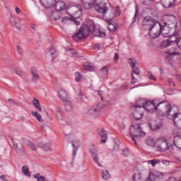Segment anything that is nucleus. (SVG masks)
I'll list each match as a JSON object with an SVG mask.
<instances>
[{
  "label": "nucleus",
  "instance_id": "obj_30",
  "mask_svg": "<svg viewBox=\"0 0 181 181\" xmlns=\"http://www.w3.org/2000/svg\"><path fill=\"white\" fill-rule=\"evenodd\" d=\"M162 5L165 8H170L173 6V4H172V0H160Z\"/></svg>",
  "mask_w": 181,
  "mask_h": 181
},
{
  "label": "nucleus",
  "instance_id": "obj_39",
  "mask_svg": "<svg viewBox=\"0 0 181 181\" xmlns=\"http://www.w3.org/2000/svg\"><path fill=\"white\" fill-rule=\"evenodd\" d=\"M132 71L131 73V76H134V74H136V76H141V71L139 70V68L134 66V68H132Z\"/></svg>",
  "mask_w": 181,
  "mask_h": 181
},
{
  "label": "nucleus",
  "instance_id": "obj_8",
  "mask_svg": "<svg viewBox=\"0 0 181 181\" xmlns=\"http://www.w3.org/2000/svg\"><path fill=\"white\" fill-rule=\"evenodd\" d=\"M21 21H22V19H21V18H19L18 16H11L9 18L10 25H11V26H13V28H16V29H17V30H22V28H21V23H19Z\"/></svg>",
  "mask_w": 181,
  "mask_h": 181
},
{
  "label": "nucleus",
  "instance_id": "obj_7",
  "mask_svg": "<svg viewBox=\"0 0 181 181\" xmlns=\"http://www.w3.org/2000/svg\"><path fill=\"white\" fill-rule=\"evenodd\" d=\"M121 15V11H119V8H107L106 13H105V16L107 18V22H111L112 19H114L116 16H119Z\"/></svg>",
  "mask_w": 181,
  "mask_h": 181
},
{
  "label": "nucleus",
  "instance_id": "obj_61",
  "mask_svg": "<svg viewBox=\"0 0 181 181\" xmlns=\"http://www.w3.org/2000/svg\"><path fill=\"white\" fill-rule=\"evenodd\" d=\"M97 94L98 95H99V97H100L101 100H103V94H104L103 90H98Z\"/></svg>",
  "mask_w": 181,
  "mask_h": 181
},
{
  "label": "nucleus",
  "instance_id": "obj_47",
  "mask_svg": "<svg viewBox=\"0 0 181 181\" xmlns=\"http://www.w3.org/2000/svg\"><path fill=\"white\" fill-rule=\"evenodd\" d=\"M16 50H17V53H18V54H23V48H22V47L21 45L16 46Z\"/></svg>",
  "mask_w": 181,
  "mask_h": 181
},
{
  "label": "nucleus",
  "instance_id": "obj_3",
  "mask_svg": "<svg viewBox=\"0 0 181 181\" xmlns=\"http://www.w3.org/2000/svg\"><path fill=\"white\" fill-rule=\"evenodd\" d=\"M156 111H163V112H166L168 118H170V116L173 113L172 111V106H170V104L167 100L156 103Z\"/></svg>",
  "mask_w": 181,
  "mask_h": 181
},
{
  "label": "nucleus",
  "instance_id": "obj_41",
  "mask_svg": "<svg viewBox=\"0 0 181 181\" xmlns=\"http://www.w3.org/2000/svg\"><path fill=\"white\" fill-rule=\"evenodd\" d=\"M148 165H152V166H156L158 163H160V160L158 159L150 160L148 161Z\"/></svg>",
  "mask_w": 181,
  "mask_h": 181
},
{
  "label": "nucleus",
  "instance_id": "obj_58",
  "mask_svg": "<svg viewBox=\"0 0 181 181\" xmlns=\"http://www.w3.org/2000/svg\"><path fill=\"white\" fill-rule=\"evenodd\" d=\"M15 12H16V13H17V15H21V13H22V10H21V8H19V7H16Z\"/></svg>",
  "mask_w": 181,
  "mask_h": 181
},
{
  "label": "nucleus",
  "instance_id": "obj_12",
  "mask_svg": "<svg viewBox=\"0 0 181 181\" xmlns=\"http://www.w3.org/2000/svg\"><path fill=\"white\" fill-rule=\"evenodd\" d=\"M175 37V40H164L161 42L160 46L162 47L166 48V47H169V46H170V45L172 43H174L175 42H176V40H177V39H179V37H177V33L175 32L172 35H171V38Z\"/></svg>",
  "mask_w": 181,
  "mask_h": 181
},
{
  "label": "nucleus",
  "instance_id": "obj_32",
  "mask_svg": "<svg viewBox=\"0 0 181 181\" xmlns=\"http://www.w3.org/2000/svg\"><path fill=\"white\" fill-rule=\"evenodd\" d=\"M22 172L24 176H27V177H30V172H29V168L26 165H23L22 167Z\"/></svg>",
  "mask_w": 181,
  "mask_h": 181
},
{
  "label": "nucleus",
  "instance_id": "obj_35",
  "mask_svg": "<svg viewBox=\"0 0 181 181\" xmlns=\"http://www.w3.org/2000/svg\"><path fill=\"white\" fill-rule=\"evenodd\" d=\"M107 29H109V30H110V32H115V30H117V29H118V25H117L116 23H109Z\"/></svg>",
  "mask_w": 181,
  "mask_h": 181
},
{
  "label": "nucleus",
  "instance_id": "obj_59",
  "mask_svg": "<svg viewBox=\"0 0 181 181\" xmlns=\"http://www.w3.org/2000/svg\"><path fill=\"white\" fill-rule=\"evenodd\" d=\"M85 68L88 71H93V66L90 65H85Z\"/></svg>",
  "mask_w": 181,
  "mask_h": 181
},
{
  "label": "nucleus",
  "instance_id": "obj_63",
  "mask_svg": "<svg viewBox=\"0 0 181 181\" xmlns=\"http://www.w3.org/2000/svg\"><path fill=\"white\" fill-rule=\"evenodd\" d=\"M57 117L58 119H63V117H62L60 112H57Z\"/></svg>",
  "mask_w": 181,
  "mask_h": 181
},
{
  "label": "nucleus",
  "instance_id": "obj_33",
  "mask_svg": "<svg viewBox=\"0 0 181 181\" xmlns=\"http://www.w3.org/2000/svg\"><path fill=\"white\" fill-rule=\"evenodd\" d=\"M100 74L102 77H103V78H107L108 76V68L107 66H104L103 68H102L100 71Z\"/></svg>",
  "mask_w": 181,
  "mask_h": 181
},
{
  "label": "nucleus",
  "instance_id": "obj_22",
  "mask_svg": "<svg viewBox=\"0 0 181 181\" xmlns=\"http://www.w3.org/2000/svg\"><path fill=\"white\" fill-rule=\"evenodd\" d=\"M64 104L65 105V110L67 111V112H70V111L73 110V103H71V98L64 101Z\"/></svg>",
  "mask_w": 181,
  "mask_h": 181
},
{
  "label": "nucleus",
  "instance_id": "obj_38",
  "mask_svg": "<svg viewBox=\"0 0 181 181\" xmlns=\"http://www.w3.org/2000/svg\"><path fill=\"white\" fill-rule=\"evenodd\" d=\"M31 115L33 117H35L37 119V121H39V122H42V115L39 114L37 112H31Z\"/></svg>",
  "mask_w": 181,
  "mask_h": 181
},
{
  "label": "nucleus",
  "instance_id": "obj_48",
  "mask_svg": "<svg viewBox=\"0 0 181 181\" xmlns=\"http://www.w3.org/2000/svg\"><path fill=\"white\" fill-rule=\"evenodd\" d=\"M165 54H168V56H175V54H177V52H176L175 51H170L169 49H167L165 51Z\"/></svg>",
  "mask_w": 181,
  "mask_h": 181
},
{
  "label": "nucleus",
  "instance_id": "obj_37",
  "mask_svg": "<svg viewBox=\"0 0 181 181\" xmlns=\"http://www.w3.org/2000/svg\"><path fill=\"white\" fill-rule=\"evenodd\" d=\"M33 177H34V179H37V181H46V177L43 175H40V173L33 175Z\"/></svg>",
  "mask_w": 181,
  "mask_h": 181
},
{
  "label": "nucleus",
  "instance_id": "obj_13",
  "mask_svg": "<svg viewBox=\"0 0 181 181\" xmlns=\"http://www.w3.org/2000/svg\"><path fill=\"white\" fill-rule=\"evenodd\" d=\"M170 118H173L175 127H177L178 129H181V113L173 112Z\"/></svg>",
  "mask_w": 181,
  "mask_h": 181
},
{
  "label": "nucleus",
  "instance_id": "obj_5",
  "mask_svg": "<svg viewBox=\"0 0 181 181\" xmlns=\"http://www.w3.org/2000/svg\"><path fill=\"white\" fill-rule=\"evenodd\" d=\"M91 33V29L87 25H83L77 33L73 36L74 40H81Z\"/></svg>",
  "mask_w": 181,
  "mask_h": 181
},
{
  "label": "nucleus",
  "instance_id": "obj_28",
  "mask_svg": "<svg viewBox=\"0 0 181 181\" xmlns=\"http://www.w3.org/2000/svg\"><path fill=\"white\" fill-rule=\"evenodd\" d=\"M93 0H81V2L86 9H91L93 7Z\"/></svg>",
  "mask_w": 181,
  "mask_h": 181
},
{
  "label": "nucleus",
  "instance_id": "obj_26",
  "mask_svg": "<svg viewBox=\"0 0 181 181\" xmlns=\"http://www.w3.org/2000/svg\"><path fill=\"white\" fill-rule=\"evenodd\" d=\"M173 145L178 148V149H181V136L177 135L175 136L173 140Z\"/></svg>",
  "mask_w": 181,
  "mask_h": 181
},
{
  "label": "nucleus",
  "instance_id": "obj_43",
  "mask_svg": "<svg viewBox=\"0 0 181 181\" xmlns=\"http://www.w3.org/2000/svg\"><path fill=\"white\" fill-rule=\"evenodd\" d=\"M129 64H130L132 69H134V67H136V61H135V59H134L133 58H130L129 59Z\"/></svg>",
  "mask_w": 181,
  "mask_h": 181
},
{
  "label": "nucleus",
  "instance_id": "obj_2",
  "mask_svg": "<svg viewBox=\"0 0 181 181\" xmlns=\"http://www.w3.org/2000/svg\"><path fill=\"white\" fill-rule=\"evenodd\" d=\"M130 135L132 141H133L135 145L139 144L140 138L145 136V132L142 131V128L139 124H133L130 128Z\"/></svg>",
  "mask_w": 181,
  "mask_h": 181
},
{
  "label": "nucleus",
  "instance_id": "obj_6",
  "mask_svg": "<svg viewBox=\"0 0 181 181\" xmlns=\"http://www.w3.org/2000/svg\"><path fill=\"white\" fill-rule=\"evenodd\" d=\"M105 109V105H104L103 103H100L98 105L93 106L90 109L88 110V114L89 115H93V117H99Z\"/></svg>",
  "mask_w": 181,
  "mask_h": 181
},
{
  "label": "nucleus",
  "instance_id": "obj_9",
  "mask_svg": "<svg viewBox=\"0 0 181 181\" xmlns=\"http://www.w3.org/2000/svg\"><path fill=\"white\" fill-rule=\"evenodd\" d=\"M68 12L71 16H73V18H78V16L77 15H80L81 13V6H72L68 8Z\"/></svg>",
  "mask_w": 181,
  "mask_h": 181
},
{
  "label": "nucleus",
  "instance_id": "obj_34",
  "mask_svg": "<svg viewBox=\"0 0 181 181\" xmlns=\"http://www.w3.org/2000/svg\"><path fill=\"white\" fill-rule=\"evenodd\" d=\"M33 104L34 107H35L36 110H38V111L42 112V107H40V104L39 103V100L36 98H34L33 100Z\"/></svg>",
  "mask_w": 181,
  "mask_h": 181
},
{
  "label": "nucleus",
  "instance_id": "obj_11",
  "mask_svg": "<svg viewBox=\"0 0 181 181\" xmlns=\"http://www.w3.org/2000/svg\"><path fill=\"white\" fill-rule=\"evenodd\" d=\"M158 142H159L160 144L163 143L161 145L157 147L158 151H160V152H163L169 149V146L168 145V139H166L165 137H160L158 139Z\"/></svg>",
  "mask_w": 181,
  "mask_h": 181
},
{
  "label": "nucleus",
  "instance_id": "obj_10",
  "mask_svg": "<svg viewBox=\"0 0 181 181\" xmlns=\"http://www.w3.org/2000/svg\"><path fill=\"white\" fill-rule=\"evenodd\" d=\"M95 9L97 12H98V13H102L103 15H105L108 7H107V4L105 3H96L95 4Z\"/></svg>",
  "mask_w": 181,
  "mask_h": 181
},
{
  "label": "nucleus",
  "instance_id": "obj_25",
  "mask_svg": "<svg viewBox=\"0 0 181 181\" xmlns=\"http://www.w3.org/2000/svg\"><path fill=\"white\" fill-rule=\"evenodd\" d=\"M134 181H144V175L142 171H137L133 175Z\"/></svg>",
  "mask_w": 181,
  "mask_h": 181
},
{
  "label": "nucleus",
  "instance_id": "obj_15",
  "mask_svg": "<svg viewBox=\"0 0 181 181\" xmlns=\"http://www.w3.org/2000/svg\"><path fill=\"white\" fill-rule=\"evenodd\" d=\"M148 127L151 131H158L160 127H162V123H159L156 121H153L150 119L148 121Z\"/></svg>",
  "mask_w": 181,
  "mask_h": 181
},
{
  "label": "nucleus",
  "instance_id": "obj_44",
  "mask_svg": "<svg viewBox=\"0 0 181 181\" xmlns=\"http://www.w3.org/2000/svg\"><path fill=\"white\" fill-rule=\"evenodd\" d=\"M68 52H69L70 55L72 57H78V54L77 53V52H76L71 49H68Z\"/></svg>",
  "mask_w": 181,
  "mask_h": 181
},
{
  "label": "nucleus",
  "instance_id": "obj_40",
  "mask_svg": "<svg viewBox=\"0 0 181 181\" xmlns=\"http://www.w3.org/2000/svg\"><path fill=\"white\" fill-rule=\"evenodd\" d=\"M146 145H148V146H153L155 145V143L153 142V139L151 137H148L146 140Z\"/></svg>",
  "mask_w": 181,
  "mask_h": 181
},
{
  "label": "nucleus",
  "instance_id": "obj_51",
  "mask_svg": "<svg viewBox=\"0 0 181 181\" xmlns=\"http://www.w3.org/2000/svg\"><path fill=\"white\" fill-rule=\"evenodd\" d=\"M168 84L171 86V87H175V81H173V79L172 78H168Z\"/></svg>",
  "mask_w": 181,
  "mask_h": 181
},
{
  "label": "nucleus",
  "instance_id": "obj_56",
  "mask_svg": "<svg viewBox=\"0 0 181 181\" xmlns=\"http://www.w3.org/2000/svg\"><path fill=\"white\" fill-rule=\"evenodd\" d=\"M101 49L100 44H95L94 45V50H100Z\"/></svg>",
  "mask_w": 181,
  "mask_h": 181
},
{
  "label": "nucleus",
  "instance_id": "obj_36",
  "mask_svg": "<svg viewBox=\"0 0 181 181\" xmlns=\"http://www.w3.org/2000/svg\"><path fill=\"white\" fill-rule=\"evenodd\" d=\"M102 177L105 180H108V179H111V175H110V173L108 170H103L102 173Z\"/></svg>",
  "mask_w": 181,
  "mask_h": 181
},
{
  "label": "nucleus",
  "instance_id": "obj_62",
  "mask_svg": "<svg viewBox=\"0 0 181 181\" xmlns=\"http://www.w3.org/2000/svg\"><path fill=\"white\" fill-rule=\"evenodd\" d=\"M119 59V57L118 56V53H115L114 61L118 62Z\"/></svg>",
  "mask_w": 181,
  "mask_h": 181
},
{
  "label": "nucleus",
  "instance_id": "obj_21",
  "mask_svg": "<svg viewBox=\"0 0 181 181\" xmlns=\"http://www.w3.org/2000/svg\"><path fill=\"white\" fill-rule=\"evenodd\" d=\"M49 18L51 21H54V22H56V21H59V19L62 18V14H60V12L55 10L51 13V14L49 15Z\"/></svg>",
  "mask_w": 181,
  "mask_h": 181
},
{
  "label": "nucleus",
  "instance_id": "obj_52",
  "mask_svg": "<svg viewBox=\"0 0 181 181\" xmlns=\"http://www.w3.org/2000/svg\"><path fill=\"white\" fill-rule=\"evenodd\" d=\"M42 149L44 151H52V148L50 147V144H47Z\"/></svg>",
  "mask_w": 181,
  "mask_h": 181
},
{
  "label": "nucleus",
  "instance_id": "obj_24",
  "mask_svg": "<svg viewBox=\"0 0 181 181\" xmlns=\"http://www.w3.org/2000/svg\"><path fill=\"white\" fill-rule=\"evenodd\" d=\"M54 8L55 11L58 12L60 11H63V9L66 8V4L64 1H59L55 4Z\"/></svg>",
  "mask_w": 181,
  "mask_h": 181
},
{
  "label": "nucleus",
  "instance_id": "obj_49",
  "mask_svg": "<svg viewBox=\"0 0 181 181\" xmlns=\"http://www.w3.org/2000/svg\"><path fill=\"white\" fill-rule=\"evenodd\" d=\"M78 103H81L83 101V93L79 92L77 97Z\"/></svg>",
  "mask_w": 181,
  "mask_h": 181
},
{
  "label": "nucleus",
  "instance_id": "obj_46",
  "mask_svg": "<svg viewBox=\"0 0 181 181\" xmlns=\"http://www.w3.org/2000/svg\"><path fill=\"white\" fill-rule=\"evenodd\" d=\"M41 129L42 132H46V131H49V129H50V127L47 124H42L41 126Z\"/></svg>",
  "mask_w": 181,
  "mask_h": 181
},
{
  "label": "nucleus",
  "instance_id": "obj_23",
  "mask_svg": "<svg viewBox=\"0 0 181 181\" xmlns=\"http://www.w3.org/2000/svg\"><path fill=\"white\" fill-rule=\"evenodd\" d=\"M40 2L45 8H51L54 2H56V0H40Z\"/></svg>",
  "mask_w": 181,
  "mask_h": 181
},
{
  "label": "nucleus",
  "instance_id": "obj_16",
  "mask_svg": "<svg viewBox=\"0 0 181 181\" xmlns=\"http://www.w3.org/2000/svg\"><path fill=\"white\" fill-rule=\"evenodd\" d=\"M12 144H13V149L16 151V153L20 156H23V155H25V148L23 147L19 148V146L18 145V144L14 141H12Z\"/></svg>",
  "mask_w": 181,
  "mask_h": 181
},
{
  "label": "nucleus",
  "instance_id": "obj_4",
  "mask_svg": "<svg viewBox=\"0 0 181 181\" xmlns=\"http://www.w3.org/2000/svg\"><path fill=\"white\" fill-rule=\"evenodd\" d=\"M141 105H137L133 106L134 108H144L148 111V112L153 113L156 111V103L155 101H146L145 100H140Z\"/></svg>",
  "mask_w": 181,
  "mask_h": 181
},
{
  "label": "nucleus",
  "instance_id": "obj_18",
  "mask_svg": "<svg viewBox=\"0 0 181 181\" xmlns=\"http://www.w3.org/2000/svg\"><path fill=\"white\" fill-rule=\"evenodd\" d=\"M30 74L32 76L31 80L33 81H37V80L40 79V76H39V73H37V69H36V68H30Z\"/></svg>",
  "mask_w": 181,
  "mask_h": 181
},
{
  "label": "nucleus",
  "instance_id": "obj_54",
  "mask_svg": "<svg viewBox=\"0 0 181 181\" xmlns=\"http://www.w3.org/2000/svg\"><path fill=\"white\" fill-rule=\"evenodd\" d=\"M136 18H138V7H136V12L133 18V22H135L136 21Z\"/></svg>",
  "mask_w": 181,
  "mask_h": 181
},
{
  "label": "nucleus",
  "instance_id": "obj_20",
  "mask_svg": "<svg viewBox=\"0 0 181 181\" xmlns=\"http://www.w3.org/2000/svg\"><path fill=\"white\" fill-rule=\"evenodd\" d=\"M98 132L101 137L102 144H105V142H107V132L105 129L103 128L98 129Z\"/></svg>",
  "mask_w": 181,
  "mask_h": 181
},
{
  "label": "nucleus",
  "instance_id": "obj_53",
  "mask_svg": "<svg viewBox=\"0 0 181 181\" xmlns=\"http://www.w3.org/2000/svg\"><path fill=\"white\" fill-rule=\"evenodd\" d=\"M132 84H135V83H138V79L135 78V76L132 75Z\"/></svg>",
  "mask_w": 181,
  "mask_h": 181
},
{
  "label": "nucleus",
  "instance_id": "obj_45",
  "mask_svg": "<svg viewBox=\"0 0 181 181\" xmlns=\"http://www.w3.org/2000/svg\"><path fill=\"white\" fill-rule=\"evenodd\" d=\"M148 77L149 80H151L152 81H156V78L153 76V74H152V72L151 71L148 72Z\"/></svg>",
  "mask_w": 181,
  "mask_h": 181
},
{
  "label": "nucleus",
  "instance_id": "obj_64",
  "mask_svg": "<svg viewBox=\"0 0 181 181\" xmlns=\"http://www.w3.org/2000/svg\"><path fill=\"white\" fill-rule=\"evenodd\" d=\"M30 28L33 29V30H36V25H35L34 23H30Z\"/></svg>",
  "mask_w": 181,
  "mask_h": 181
},
{
  "label": "nucleus",
  "instance_id": "obj_31",
  "mask_svg": "<svg viewBox=\"0 0 181 181\" xmlns=\"http://www.w3.org/2000/svg\"><path fill=\"white\" fill-rule=\"evenodd\" d=\"M144 115L143 112H139L138 110H135L133 113V117L135 119H141L142 118V116Z\"/></svg>",
  "mask_w": 181,
  "mask_h": 181
},
{
  "label": "nucleus",
  "instance_id": "obj_29",
  "mask_svg": "<svg viewBox=\"0 0 181 181\" xmlns=\"http://www.w3.org/2000/svg\"><path fill=\"white\" fill-rule=\"evenodd\" d=\"M93 36L104 37V36H105V33H101V31H100L99 30H97V29L93 28Z\"/></svg>",
  "mask_w": 181,
  "mask_h": 181
},
{
  "label": "nucleus",
  "instance_id": "obj_1",
  "mask_svg": "<svg viewBox=\"0 0 181 181\" xmlns=\"http://www.w3.org/2000/svg\"><path fill=\"white\" fill-rule=\"evenodd\" d=\"M143 25L147 27V29L149 30V35L153 39L159 37V35H160L163 30L162 25L151 16H145L144 18Z\"/></svg>",
  "mask_w": 181,
  "mask_h": 181
},
{
  "label": "nucleus",
  "instance_id": "obj_27",
  "mask_svg": "<svg viewBox=\"0 0 181 181\" xmlns=\"http://www.w3.org/2000/svg\"><path fill=\"white\" fill-rule=\"evenodd\" d=\"M47 53V54H49L50 56H52V61L53 62V60L56 59V54L57 53V51H56V48H54V47L52 46L49 47Z\"/></svg>",
  "mask_w": 181,
  "mask_h": 181
},
{
  "label": "nucleus",
  "instance_id": "obj_55",
  "mask_svg": "<svg viewBox=\"0 0 181 181\" xmlns=\"http://www.w3.org/2000/svg\"><path fill=\"white\" fill-rule=\"evenodd\" d=\"M47 144H45L43 142H40L37 144L38 148H40L41 149H43Z\"/></svg>",
  "mask_w": 181,
  "mask_h": 181
},
{
  "label": "nucleus",
  "instance_id": "obj_17",
  "mask_svg": "<svg viewBox=\"0 0 181 181\" xmlns=\"http://www.w3.org/2000/svg\"><path fill=\"white\" fill-rule=\"evenodd\" d=\"M58 95L63 103L70 99V97H69V93L64 89H60L58 91Z\"/></svg>",
  "mask_w": 181,
  "mask_h": 181
},
{
  "label": "nucleus",
  "instance_id": "obj_19",
  "mask_svg": "<svg viewBox=\"0 0 181 181\" xmlns=\"http://www.w3.org/2000/svg\"><path fill=\"white\" fill-rule=\"evenodd\" d=\"M165 25L170 26V25H175L176 23V18L173 15L165 16Z\"/></svg>",
  "mask_w": 181,
  "mask_h": 181
},
{
  "label": "nucleus",
  "instance_id": "obj_42",
  "mask_svg": "<svg viewBox=\"0 0 181 181\" xmlns=\"http://www.w3.org/2000/svg\"><path fill=\"white\" fill-rule=\"evenodd\" d=\"M75 77H76V81L77 83H78V82L81 81V80L83 78V75H81V74H80V72H76Z\"/></svg>",
  "mask_w": 181,
  "mask_h": 181
},
{
  "label": "nucleus",
  "instance_id": "obj_50",
  "mask_svg": "<svg viewBox=\"0 0 181 181\" xmlns=\"http://www.w3.org/2000/svg\"><path fill=\"white\" fill-rule=\"evenodd\" d=\"M28 146L30 148V149H32V151H36V146H35V144H33V143L30 141L28 143Z\"/></svg>",
  "mask_w": 181,
  "mask_h": 181
},
{
  "label": "nucleus",
  "instance_id": "obj_57",
  "mask_svg": "<svg viewBox=\"0 0 181 181\" xmlns=\"http://www.w3.org/2000/svg\"><path fill=\"white\" fill-rule=\"evenodd\" d=\"M123 155H124V156H129V150H128V148H124V149L123 150Z\"/></svg>",
  "mask_w": 181,
  "mask_h": 181
},
{
  "label": "nucleus",
  "instance_id": "obj_60",
  "mask_svg": "<svg viewBox=\"0 0 181 181\" xmlns=\"http://www.w3.org/2000/svg\"><path fill=\"white\" fill-rule=\"evenodd\" d=\"M153 177H155V176L152 174H150L146 181H153Z\"/></svg>",
  "mask_w": 181,
  "mask_h": 181
},
{
  "label": "nucleus",
  "instance_id": "obj_14",
  "mask_svg": "<svg viewBox=\"0 0 181 181\" xmlns=\"http://www.w3.org/2000/svg\"><path fill=\"white\" fill-rule=\"evenodd\" d=\"M90 153L91 154L93 162L100 168H103V165L100 163V159L98 158V151L97 149H90Z\"/></svg>",
  "mask_w": 181,
  "mask_h": 181
}]
</instances>
